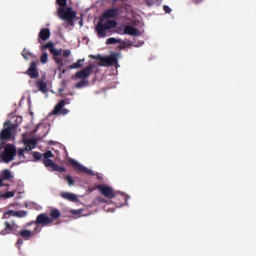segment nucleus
<instances>
[{
  "mask_svg": "<svg viewBox=\"0 0 256 256\" xmlns=\"http://www.w3.org/2000/svg\"><path fill=\"white\" fill-rule=\"evenodd\" d=\"M115 17H117V10L112 9L104 13L102 19L96 26V33L98 37H107V33H110L111 29L117 27V22H115Z\"/></svg>",
  "mask_w": 256,
  "mask_h": 256,
  "instance_id": "nucleus-1",
  "label": "nucleus"
},
{
  "mask_svg": "<svg viewBox=\"0 0 256 256\" xmlns=\"http://www.w3.org/2000/svg\"><path fill=\"white\" fill-rule=\"evenodd\" d=\"M56 3L59 5L57 10L58 17L73 27L75 25L74 21L77 18V12L67 6V0H56Z\"/></svg>",
  "mask_w": 256,
  "mask_h": 256,
  "instance_id": "nucleus-2",
  "label": "nucleus"
},
{
  "mask_svg": "<svg viewBox=\"0 0 256 256\" xmlns=\"http://www.w3.org/2000/svg\"><path fill=\"white\" fill-rule=\"evenodd\" d=\"M41 49L42 51L45 49H49L59 69H61V67L65 65V57H69V55H71V50L57 49L55 48V44H53V42H48L46 44L41 45Z\"/></svg>",
  "mask_w": 256,
  "mask_h": 256,
  "instance_id": "nucleus-3",
  "label": "nucleus"
},
{
  "mask_svg": "<svg viewBox=\"0 0 256 256\" xmlns=\"http://www.w3.org/2000/svg\"><path fill=\"white\" fill-rule=\"evenodd\" d=\"M32 155L36 160H39L41 159V157H44L43 163L45 167H49L52 171H59V173L65 172V168L58 166L57 164H55V162H53V160H51V157H55L51 150L46 151L43 155L39 152H33Z\"/></svg>",
  "mask_w": 256,
  "mask_h": 256,
  "instance_id": "nucleus-4",
  "label": "nucleus"
},
{
  "mask_svg": "<svg viewBox=\"0 0 256 256\" xmlns=\"http://www.w3.org/2000/svg\"><path fill=\"white\" fill-rule=\"evenodd\" d=\"M3 149V143H0V151ZM17 150H15V146L11 144H6L4 146V150L0 153V163H11L15 158Z\"/></svg>",
  "mask_w": 256,
  "mask_h": 256,
  "instance_id": "nucleus-5",
  "label": "nucleus"
},
{
  "mask_svg": "<svg viewBox=\"0 0 256 256\" xmlns=\"http://www.w3.org/2000/svg\"><path fill=\"white\" fill-rule=\"evenodd\" d=\"M25 148H21L18 150V157L20 159H25V155H29L33 149H35L37 145V141L35 139H28L24 142Z\"/></svg>",
  "mask_w": 256,
  "mask_h": 256,
  "instance_id": "nucleus-6",
  "label": "nucleus"
},
{
  "mask_svg": "<svg viewBox=\"0 0 256 256\" xmlns=\"http://www.w3.org/2000/svg\"><path fill=\"white\" fill-rule=\"evenodd\" d=\"M117 57H119V54L114 53L110 56L98 55L96 59H98V65L100 67H108V65H115V63H117Z\"/></svg>",
  "mask_w": 256,
  "mask_h": 256,
  "instance_id": "nucleus-7",
  "label": "nucleus"
},
{
  "mask_svg": "<svg viewBox=\"0 0 256 256\" xmlns=\"http://www.w3.org/2000/svg\"><path fill=\"white\" fill-rule=\"evenodd\" d=\"M15 129V125L11 123V121H7L4 123V129L0 133L1 141H9L11 136L13 135V131Z\"/></svg>",
  "mask_w": 256,
  "mask_h": 256,
  "instance_id": "nucleus-8",
  "label": "nucleus"
},
{
  "mask_svg": "<svg viewBox=\"0 0 256 256\" xmlns=\"http://www.w3.org/2000/svg\"><path fill=\"white\" fill-rule=\"evenodd\" d=\"M96 189L107 199H115V197H117V192L109 185L101 184L98 185Z\"/></svg>",
  "mask_w": 256,
  "mask_h": 256,
  "instance_id": "nucleus-9",
  "label": "nucleus"
},
{
  "mask_svg": "<svg viewBox=\"0 0 256 256\" xmlns=\"http://www.w3.org/2000/svg\"><path fill=\"white\" fill-rule=\"evenodd\" d=\"M70 101L69 99L61 100L58 102V104L55 106L54 110L52 111V115H67L69 113V110L65 108L66 105H69Z\"/></svg>",
  "mask_w": 256,
  "mask_h": 256,
  "instance_id": "nucleus-10",
  "label": "nucleus"
},
{
  "mask_svg": "<svg viewBox=\"0 0 256 256\" xmlns=\"http://www.w3.org/2000/svg\"><path fill=\"white\" fill-rule=\"evenodd\" d=\"M68 161L69 163H71V165H73L74 168L77 169V171H81V173H86V175H95V172H93V170L81 165L79 162H77V160L70 158L68 159Z\"/></svg>",
  "mask_w": 256,
  "mask_h": 256,
  "instance_id": "nucleus-11",
  "label": "nucleus"
},
{
  "mask_svg": "<svg viewBox=\"0 0 256 256\" xmlns=\"http://www.w3.org/2000/svg\"><path fill=\"white\" fill-rule=\"evenodd\" d=\"M118 33L120 35H132L137 37V35H141V31L137 30L135 27L131 25H126L123 27V29H119Z\"/></svg>",
  "mask_w": 256,
  "mask_h": 256,
  "instance_id": "nucleus-12",
  "label": "nucleus"
},
{
  "mask_svg": "<svg viewBox=\"0 0 256 256\" xmlns=\"http://www.w3.org/2000/svg\"><path fill=\"white\" fill-rule=\"evenodd\" d=\"M17 229H19V226L15 224L14 222L9 223L5 222V229L2 230L0 233L1 235H9V233H17Z\"/></svg>",
  "mask_w": 256,
  "mask_h": 256,
  "instance_id": "nucleus-13",
  "label": "nucleus"
},
{
  "mask_svg": "<svg viewBox=\"0 0 256 256\" xmlns=\"http://www.w3.org/2000/svg\"><path fill=\"white\" fill-rule=\"evenodd\" d=\"M53 223V218L49 217L47 214H40L36 218V225H50Z\"/></svg>",
  "mask_w": 256,
  "mask_h": 256,
  "instance_id": "nucleus-14",
  "label": "nucleus"
},
{
  "mask_svg": "<svg viewBox=\"0 0 256 256\" xmlns=\"http://www.w3.org/2000/svg\"><path fill=\"white\" fill-rule=\"evenodd\" d=\"M9 179H13V174L8 169L3 170L0 173V187H7V184H4L3 181H9Z\"/></svg>",
  "mask_w": 256,
  "mask_h": 256,
  "instance_id": "nucleus-15",
  "label": "nucleus"
},
{
  "mask_svg": "<svg viewBox=\"0 0 256 256\" xmlns=\"http://www.w3.org/2000/svg\"><path fill=\"white\" fill-rule=\"evenodd\" d=\"M10 217H27V212L10 210L4 213L3 219H9Z\"/></svg>",
  "mask_w": 256,
  "mask_h": 256,
  "instance_id": "nucleus-16",
  "label": "nucleus"
},
{
  "mask_svg": "<svg viewBox=\"0 0 256 256\" xmlns=\"http://www.w3.org/2000/svg\"><path fill=\"white\" fill-rule=\"evenodd\" d=\"M27 73L31 79H37V77H39V72H37V62H32L30 64Z\"/></svg>",
  "mask_w": 256,
  "mask_h": 256,
  "instance_id": "nucleus-17",
  "label": "nucleus"
},
{
  "mask_svg": "<svg viewBox=\"0 0 256 256\" xmlns=\"http://www.w3.org/2000/svg\"><path fill=\"white\" fill-rule=\"evenodd\" d=\"M91 71H93V66H88L80 72L76 73V77H78V79H87V77L91 75Z\"/></svg>",
  "mask_w": 256,
  "mask_h": 256,
  "instance_id": "nucleus-18",
  "label": "nucleus"
},
{
  "mask_svg": "<svg viewBox=\"0 0 256 256\" xmlns=\"http://www.w3.org/2000/svg\"><path fill=\"white\" fill-rule=\"evenodd\" d=\"M49 37H51V30H49V28H44L39 32L38 42L41 43V41H47Z\"/></svg>",
  "mask_w": 256,
  "mask_h": 256,
  "instance_id": "nucleus-19",
  "label": "nucleus"
},
{
  "mask_svg": "<svg viewBox=\"0 0 256 256\" xmlns=\"http://www.w3.org/2000/svg\"><path fill=\"white\" fill-rule=\"evenodd\" d=\"M60 195L62 199H66L67 201H72V202L77 201V195L71 192H62Z\"/></svg>",
  "mask_w": 256,
  "mask_h": 256,
  "instance_id": "nucleus-20",
  "label": "nucleus"
},
{
  "mask_svg": "<svg viewBox=\"0 0 256 256\" xmlns=\"http://www.w3.org/2000/svg\"><path fill=\"white\" fill-rule=\"evenodd\" d=\"M37 87H38L39 91L47 94V84L45 82H41V81L37 82Z\"/></svg>",
  "mask_w": 256,
  "mask_h": 256,
  "instance_id": "nucleus-21",
  "label": "nucleus"
},
{
  "mask_svg": "<svg viewBox=\"0 0 256 256\" xmlns=\"http://www.w3.org/2000/svg\"><path fill=\"white\" fill-rule=\"evenodd\" d=\"M47 61H49V54L47 52L43 51L40 56V63L45 65V64H47Z\"/></svg>",
  "mask_w": 256,
  "mask_h": 256,
  "instance_id": "nucleus-22",
  "label": "nucleus"
},
{
  "mask_svg": "<svg viewBox=\"0 0 256 256\" xmlns=\"http://www.w3.org/2000/svg\"><path fill=\"white\" fill-rule=\"evenodd\" d=\"M83 61H85V59H80L77 62H75L74 64L69 66V69H79L81 67H83Z\"/></svg>",
  "mask_w": 256,
  "mask_h": 256,
  "instance_id": "nucleus-23",
  "label": "nucleus"
},
{
  "mask_svg": "<svg viewBox=\"0 0 256 256\" xmlns=\"http://www.w3.org/2000/svg\"><path fill=\"white\" fill-rule=\"evenodd\" d=\"M20 235L24 239H29V237H31L33 235V231H31V230H22V231H20Z\"/></svg>",
  "mask_w": 256,
  "mask_h": 256,
  "instance_id": "nucleus-24",
  "label": "nucleus"
},
{
  "mask_svg": "<svg viewBox=\"0 0 256 256\" xmlns=\"http://www.w3.org/2000/svg\"><path fill=\"white\" fill-rule=\"evenodd\" d=\"M50 215H51L50 219H52V220L59 219V217H61V212H59V210H57V209H54L51 211Z\"/></svg>",
  "mask_w": 256,
  "mask_h": 256,
  "instance_id": "nucleus-25",
  "label": "nucleus"
},
{
  "mask_svg": "<svg viewBox=\"0 0 256 256\" xmlns=\"http://www.w3.org/2000/svg\"><path fill=\"white\" fill-rule=\"evenodd\" d=\"M117 43H121V40L116 38H108L106 41L107 45H115Z\"/></svg>",
  "mask_w": 256,
  "mask_h": 256,
  "instance_id": "nucleus-26",
  "label": "nucleus"
},
{
  "mask_svg": "<svg viewBox=\"0 0 256 256\" xmlns=\"http://www.w3.org/2000/svg\"><path fill=\"white\" fill-rule=\"evenodd\" d=\"M87 85H89V82L82 80L76 84V89H83V87H87Z\"/></svg>",
  "mask_w": 256,
  "mask_h": 256,
  "instance_id": "nucleus-27",
  "label": "nucleus"
},
{
  "mask_svg": "<svg viewBox=\"0 0 256 256\" xmlns=\"http://www.w3.org/2000/svg\"><path fill=\"white\" fill-rule=\"evenodd\" d=\"M1 197H3L4 199H11V197H15V192L13 191H8L5 194H0Z\"/></svg>",
  "mask_w": 256,
  "mask_h": 256,
  "instance_id": "nucleus-28",
  "label": "nucleus"
},
{
  "mask_svg": "<svg viewBox=\"0 0 256 256\" xmlns=\"http://www.w3.org/2000/svg\"><path fill=\"white\" fill-rule=\"evenodd\" d=\"M22 56L24 57V59H29V57H33V54L27 51L26 49H24L22 52Z\"/></svg>",
  "mask_w": 256,
  "mask_h": 256,
  "instance_id": "nucleus-29",
  "label": "nucleus"
},
{
  "mask_svg": "<svg viewBox=\"0 0 256 256\" xmlns=\"http://www.w3.org/2000/svg\"><path fill=\"white\" fill-rule=\"evenodd\" d=\"M70 213H72V215H81V213H83V209L70 210Z\"/></svg>",
  "mask_w": 256,
  "mask_h": 256,
  "instance_id": "nucleus-30",
  "label": "nucleus"
},
{
  "mask_svg": "<svg viewBox=\"0 0 256 256\" xmlns=\"http://www.w3.org/2000/svg\"><path fill=\"white\" fill-rule=\"evenodd\" d=\"M66 181H68V185L71 187V185H73V178H71V176H67L66 177Z\"/></svg>",
  "mask_w": 256,
  "mask_h": 256,
  "instance_id": "nucleus-31",
  "label": "nucleus"
},
{
  "mask_svg": "<svg viewBox=\"0 0 256 256\" xmlns=\"http://www.w3.org/2000/svg\"><path fill=\"white\" fill-rule=\"evenodd\" d=\"M98 203H107V200H105L104 198L98 197L97 198Z\"/></svg>",
  "mask_w": 256,
  "mask_h": 256,
  "instance_id": "nucleus-32",
  "label": "nucleus"
},
{
  "mask_svg": "<svg viewBox=\"0 0 256 256\" xmlns=\"http://www.w3.org/2000/svg\"><path fill=\"white\" fill-rule=\"evenodd\" d=\"M165 13H171V8L169 6H164Z\"/></svg>",
  "mask_w": 256,
  "mask_h": 256,
  "instance_id": "nucleus-33",
  "label": "nucleus"
},
{
  "mask_svg": "<svg viewBox=\"0 0 256 256\" xmlns=\"http://www.w3.org/2000/svg\"><path fill=\"white\" fill-rule=\"evenodd\" d=\"M17 245H19V247H21V245H23V240L18 239V241H17Z\"/></svg>",
  "mask_w": 256,
  "mask_h": 256,
  "instance_id": "nucleus-34",
  "label": "nucleus"
},
{
  "mask_svg": "<svg viewBox=\"0 0 256 256\" xmlns=\"http://www.w3.org/2000/svg\"><path fill=\"white\" fill-rule=\"evenodd\" d=\"M41 127V124H38L36 129L34 130V133H37V131H39V128Z\"/></svg>",
  "mask_w": 256,
  "mask_h": 256,
  "instance_id": "nucleus-35",
  "label": "nucleus"
},
{
  "mask_svg": "<svg viewBox=\"0 0 256 256\" xmlns=\"http://www.w3.org/2000/svg\"><path fill=\"white\" fill-rule=\"evenodd\" d=\"M143 45V42H140V44H134V47H141Z\"/></svg>",
  "mask_w": 256,
  "mask_h": 256,
  "instance_id": "nucleus-36",
  "label": "nucleus"
},
{
  "mask_svg": "<svg viewBox=\"0 0 256 256\" xmlns=\"http://www.w3.org/2000/svg\"><path fill=\"white\" fill-rule=\"evenodd\" d=\"M56 147H59V149H63V145L61 144H56Z\"/></svg>",
  "mask_w": 256,
  "mask_h": 256,
  "instance_id": "nucleus-37",
  "label": "nucleus"
},
{
  "mask_svg": "<svg viewBox=\"0 0 256 256\" xmlns=\"http://www.w3.org/2000/svg\"><path fill=\"white\" fill-rule=\"evenodd\" d=\"M56 159H57L58 161L61 160V157H59V154H57Z\"/></svg>",
  "mask_w": 256,
  "mask_h": 256,
  "instance_id": "nucleus-38",
  "label": "nucleus"
},
{
  "mask_svg": "<svg viewBox=\"0 0 256 256\" xmlns=\"http://www.w3.org/2000/svg\"><path fill=\"white\" fill-rule=\"evenodd\" d=\"M53 151H55V153H59V150L53 148Z\"/></svg>",
  "mask_w": 256,
  "mask_h": 256,
  "instance_id": "nucleus-39",
  "label": "nucleus"
},
{
  "mask_svg": "<svg viewBox=\"0 0 256 256\" xmlns=\"http://www.w3.org/2000/svg\"><path fill=\"white\" fill-rule=\"evenodd\" d=\"M124 199L127 202V199H129V196H124Z\"/></svg>",
  "mask_w": 256,
  "mask_h": 256,
  "instance_id": "nucleus-40",
  "label": "nucleus"
},
{
  "mask_svg": "<svg viewBox=\"0 0 256 256\" xmlns=\"http://www.w3.org/2000/svg\"><path fill=\"white\" fill-rule=\"evenodd\" d=\"M155 4V0H152V5Z\"/></svg>",
  "mask_w": 256,
  "mask_h": 256,
  "instance_id": "nucleus-41",
  "label": "nucleus"
},
{
  "mask_svg": "<svg viewBox=\"0 0 256 256\" xmlns=\"http://www.w3.org/2000/svg\"><path fill=\"white\" fill-rule=\"evenodd\" d=\"M62 73H65V70H62Z\"/></svg>",
  "mask_w": 256,
  "mask_h": 256,
  "instance_id": "nucleus-42",
  "label": "nucleus"
},
{
  "mask_svg": "<svg viewBox=\"0 0 256 256\" xmlns=\"http://www.w3.org/2000/svg\"><path fill=\"white\" fill-rule=\"evenodd\" d=\"M2 198L1 194H0V199Z\"/></svg>",
  "mask_w": 256,
  "mask_h": 256,
  "instance_id": "nucleus-43",
  "label": "nucleus"
}]
</instances>
